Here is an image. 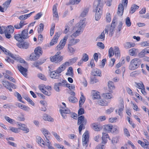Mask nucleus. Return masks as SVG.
I'll list each match as a JSON object with an SVG mask.
<instances>
[{"label":"nucleus","mask_w":149,"mask_h":149,"mask_svg":"<svg viewBox=\"0 0 149 149\" xmlns=\"http://www.w3.org/2000/svg\"><path fill=\"white\" fill-rule=\"evenodd\" d=\"M0 49L2 50L3 52L6 55H8L11 57L12 58L15 60L17 59L18 58L16 55H14L10 52L8 50L5 48L0 45Z\"/></svg>","instance_id":"11"},{"label":"nucleus","mask_w":149,"mask_h":149,"mask_svg":"<svg viewBox=\"0 0 149 149\" xmlns=\"http://www.w3.org/2000/svg\"><path fill=\"white\" fill-rule=\"evenodd\" d=\"M5 118L7 121L11 124H13L15 122L14 120L11 119L8 116H5Z\"/></svg>","instance_id":"58"},{"label":"nucleus","mask_w":149,"mask_h":149,"mask_svg":"<svg viewBox=\"0 0 149 149\" xmlns=\"http://www.w3.org/2000/svg\"><path fill=\"white\" fill-rule=\"evenodd\" d=\"M108 86L109 89V91L111 93L112 91L115 88V86L113 83L111 81H109L108 82Z\"/></svg>","instance_id":"26"},{"label":"nucleus","mask_w":149,"mask_h":149,"mask_svg":"<svg viewBox=\"0 0 149 149\" xmlns=\"http://www.w3.org/2000/svg\"><path fill=\"white\" fill-rule=\"evenodd\" d=\"M62 109L59 110V112L61 113L62 117L65 118H66V116L65 115L66 114H69L70 113V110L68 108L64 109L63 107H62Z\"/></svg>","instance_id":"16"},{"label":"nucleus","mask_w":149,"mask_h":149,"mask_svg":"<svg viewBox=\"0 0 149 149\" xmlns=\"http://www.w3.org/2000/svg\"><path fill=\"white\" fill-rule=\"evenodd\" d=\"M73 74V69L71 67H69L67 70V72L66 73V75L72 76Z\"/></svg>","instance_id":"47"},{"label":"nucleus","mask_w":149,"mask_h":149,"mask_svg":"<svg viewBox=\"0 0 149 149\" xmlns=\"http://www.w3.org/2000/svg\"><path fill=\"white\" fill-rule=\"evenodd\" d=\"M88 10L89 9L88 8L84 9L81 12L80 15V16L82 17H85L87 15Z\"/></svg>","instance_id":"42"},{"label":"nucleus","mask_w":149,"mask_h":149,"mask_svg":"<svg viewBox=\"0 0 149 149\" xmlns=\"http://www.w3.org/2000/svg\"><path fill=\"white\" fill-rule=\"evenodd\" d=\"M2 84L4 86L8 89L10 91H12V90L11 88L10 83L7 81H3Z\"/></svg>","instance_id":"31"},{"label":"nucleus","mask_w":149,"mask_h":149,"mask_svg":"<svg viewBox=\"0 0 149 149\" xmlns=\"http://www.w3.org/2000/svg\"><path fill=\"white\" fill-rule=\"evenodd\" d=\"M103 97L106 99H111L113 98V95L111 93H105L103 94Z\"/></svg>","instance_id":"43"},{"label":"nucleus","mask_w":149,"mask_h":149,"mask_svg":"<svg viewBox=\"0 0 149 149\" xmlns=\"http://www.w3.org/2000/svg\"><path fill=\"white\" fill-rule=\"evenodd\" d=\"M119 127L116 125H113L112 130L111 132L115 134L119 133Z\"/></svg>","instance_id":"32"},{"label":"nucleus","mask_w":149,"mask_h":149,"mask_svg":"<svg viewBox=\"0 0 149 149\" xmlns=\"http://www.w3.org/2000/svg\"><path fill=\"white\" fill-rule=\"evenodd\" d=\"M139 8V6L135 4L132 5L130 10V13L131 14L133 13L137 9Z\"/></svg>","instance_id":"38"},{"label":"nucleus","mask_w":149,"mask_h":149,"mask_svg":"<svg viewBox=\"0 0 149 149\" xmlns=\"http://www.w3.org/2000/svg\"><path fill=\"white\" fill-rule=\"evenodd\" d=\"M141 63V59L139 58H134L130 61L129 66V68L131 70H134L140 66Z\"/></svg>","instance_id":"3"},{"label":"nucleus","mask_w":149,"mask_h":149,"mask_svg":"<svg viewBox=\"0 0 149 149\" xmlns=\"http://www.w3.org/2000/svg\"><path fill=\"white\" fill-rule=\"evenodd\" d=\"M35 11L30 13L22 15L20 16L19 17V19L21 20L19 24H17L14 25V27L16 29H19L22 28L23 27L26 25L27 23L25 22L24 20L26 19L27 18L29 17L33 13H34Z\"/></svg>","instance_id":"2"},{"label":"nucleus","mask_w":149,"mask_h":149,"mask_svg":"<svg viewBox=\"0 0 149 149\" xmlns=\"http://www.w3.org/2000/svg\"><path fill=\"white\" fill-rule=\"evenodd\" d=\"M71 45H68V52L71 54V55L74 54L75 51V49L71 46Z\"/></svg>","instance_id":"49"},{"label":"nucleus","mask_w":149,"mask_h":149,"mask_svg":"<svg viewBox=\"0 0 149 149\" xmlns=\"http://www.w3.org/2000/svg\"><path fill=\"white\" fill-rule=\"evenodd\" d=\"M81 97L79 101V106L80 107H81L82 105L84 104L85 100V98L83 95V93H81Z\"/></svg>","instance_id":"46"},{"label":"nucleus","mask_w":149,"mask_h":149,"mask_svg":"<svg viewBox=\"0 0 149 149\" xmlns=\"http://www.w3.org/2000/svg\"><path fill=\"white\" fill-rule=\"evenodd\" d=\"M68 63L67 62H65L64 63L62 64L56 70L57 73L58 74H59L64 71L67 67L68 66Z\"/></svg>","instance_id":"14"},{"label":"nucleus","mask_w":149,"mask_h":149,"mask_svg":"<svg viewBox=\"0 0 149 149\" xmlns=\"http://www.w3.org/2000/svg\"><path fill=\"white\" fill-rule=\"evenodd\" d=\"M65 83L66 81L63 80L60 82L55 83L54 85V89L56 92H60L61 91V87L65 86Z\"/></svg>","instance_id":"7"},{"label":"nucleus","mask_w":149,"mask_h":149,"mask_svg":"<svg viewBox=\"0 0 149 149\" xmlns=\"http://www.w3.org/2000/svg\"><path fill=\"white\" fill-rule=\"evenodd\" d=\"M14 30V29L13 26H12L10 25L8 26V28L6 31L12 33H13Z\"/></svg>","instance_id":"51"},{"label":"nucleus","mask_w":149,"mask_h":149,"mask_svg":"<svg viewBox=\"0 0 149 149\" xmlns=\"http://www.w3.org/2000/svg\"><path fill=\"white\" fill-rule=\"evenodd\" d=\"M41 131L42 132L46 138L50 137V134L46 129L42 128L41 129Z\"/></svg>","instance_id":"33"},{"label":"nucleus","mask_w":149,"mask_h":149,"mask_svg":"<svg viewBox=\"0 0 149 149\" xmlns=\"http://www.w3.org/2000/svg\"><path fill=\"white\" fill-rule=\"evenodd\" d=\"M109 27L106 26L104 30L101 33V35H100L98 37V38L101 41H103L104 40L105 34L107 33L108 34V33Z\"/></svg>","instance_id":"15"},{"label":"nucleus","mask_w":149,"mask_h":149,"mask_svg":"<svg viewBox=\"0 0 149 149\" xmlns=\"http://www.w3.org/2000/svg\"><path fill=\"white\" fill-rule=\"evenodd\" d=\"M11 1V0H8L3 3V6L4 8H5V9H6L8 7Z\"/></svg>","instance_id":"55"},{"label":"nucleus","mask_w":149,"mask_h":149,"mask_svg":"<svg viewBox=\"0 0 149 149\" xmlns=\"http://www.w3.org/2000/svg\"><path fill=\"white\" fill-rule=\"evenodd\" d=\"M94 11L95 12V19L98 21L101 18L102 14V8L103 6V0H97L95 2Z\"/></svg>","instance_id":"1"},{"label":"nucleus","mask_w":149,"mask_h":149,"mask_svg":"<svg viewBox=\"0 0 149 149\" xmlns=\"http://www.w3.org/2000/svg\"><path fill=\"white\" fill-rule=\"evenodd\" d=\"M117 20L116 19H113L112 23L111 24V26H107L109 27V35L111 36H113L114 32V29L115 26V23L116 22Z\"/></svg>","instance_id":"9"},{"label":"nucleus","mask_w":149,"mask_h":149,"mask_svg":"<svg viewBox=\"0 0 149 149\" xmlns=\"http://www.w3.org/2000/svg\"><path fill=\"white\" fill-rule=\"evenodd\" d=\"M81 0H70L69 4L72 5L77 4L81 1Z\"/></svg>","instance_id":"54"},{"label":"nucleus","mask_w":149,"mask_h":149,"mask_svg":"<svg viewBox=\"0 0 149 149\" xmlns=\"http://www.w3.org/2000/svg\"><path fill=\"white\" fill-rule=\"evenodd\" d=\"M9 130L15 133H18L19 131V128L13 127H9Z\"/></svg>","instance_id":"60"},{"label":"nucleus","mask_w":149,"mask_h":149,"mask_svg":"<svg viewBox=\"0 0 149 149\" xmlns=\"http://www.w3.org/2000/svg\"><path fill=\"white\" fill-rule=\"evenodd\" d=\"M46 140L45 141L46 142L45 145H46L48 148V149H55V148L52 146V144L50 141L49 138H46Z\"/></svg>","instance_id":"39"},{"label":"nucleus","mask_w":149,"mask_h":149,"mask_svg":"<svg viewBox=\"0 0 149 149\" xmlns=\"http://www.w3.org/2000/svg\"><path fill=\"white\" fill-rule=\"evenodd\" d=\"M138 52V49L133 48L129 50V54L130 55L133 56L136 54Z\"/></svg>","instance_id":"41"},{"label":"nucleus","mask_w":149,"mask_h":149,"mask_svg":"<svg viewBox=\"0 0 149 149\" xmlns=\"http://www.w3.org/2000/svg\"><path fill=\"white\" fill-rule=\"evenodd\" d=\"M107 139L111 140L109 134L106 133H102V143H106L108 141Z\"/></svg>","instance_id":"20"},{"label":"nucleus","mask_w":149,"mask_h":149,"mask_svg":"<svg viewBox=\"0 0 149 149\" xmlns=\"http://www.w3.org/2000/svg\"><path fill=\"white\" fill-rule=\"evenodd\" d=\"M56 70L52 72L50 74L51 77L52 78H55L57 76V74H58Z\"/></svg>","instance_id":"62"},{"label":"nucleus","mask_w":149,"mask_h":149,"mask_svg":"<svg viewBox=\"0 0 149 149\" xmlns=\"http://www.w3.org/2000/svg\"><path fill=\"white\" fill-rule=\"evenodd\" d=\"M135 44L133 42H127L124 44V47L126 49H128L135 46Z\"/></svg>","instance_id":"36"},{"label":"nucleus","mask_w":149,"mask_h":149,"mask_svg":"<svg viewBox=\"0 0 149 149\" xmlns=\"http://www.w3.org/2000/svg\"><path fill=\"white\" fill-rule=\"evenodd\" d=\"M98 103L100 105L103 106H105L108 105V103L106 101L102 100H99Z\"/></svg>","instance_id":"52"},{"label":"nucleus","mask_w":149,"mask_h":149,"mask_svg":"<svg viewBox=\"0 0 149 149\" xmlns=\"http://www.w3.org/2000/svg\"><path fill=\"white\" fill-rule=\"evenodd\" d=\"M19 130L20 129L25 132V133H28L29 132V129L27 127V126L24 124L20 123L18 125Z\"/></svg>","instance_id":"21"},{"label":"nucleus","mask_w":149,"mask_h":149,"mask_svg":"<svg viewBox=\"0 0 149 149\" xmlns=\"http://www.w3.org/2000/svg\"><path fill=\"white\" fill-rule=\"evenodd\" d=\"M77 57H74L69 59L68 61L65 62H67L69 64L68 65V66H69L75 62L77 60Z\"/></svg>","instance_id":"45"},{"label":"nucleus","mask_w":149,"mask_h":149,"mask_svg":"<svg viewBox=\"0 0 149 149\" xmlns=\"http://www.w3.org/2000/svg\"><path fill=\"white\" fill-rule=\"evenodd\" d=\"M18 69L19 72L24 76L26 77L27 76V69L26 68H24L21 65H18Z\"/></svg>","instance_id":"17"},{"label":"nucleus","mask_w":149,"mask_h":149,"mask_svg":"<svg viewBox=\"0 0 149 149\" xmlns=\"http://www.w3.org/2000/svg\"><path fill=\"white\" fill-rule=\"evenodd\" d=\"M60 36V34L59 33H56L55 35L50 43V44L51 46H53L57 43L58 38Z\"/></svg>","instance_id":"18"},{"label":"nucleus","mask_w":149,"mask_h":149,"mask_svg":"<svg viewBox=\"0 0 149 149\" xmlns=\"http://www.w3.org/2000/svg\"><path fill=\"white\" fill-rule=\"evenodd\" d=\"M124 109V106L123 104H122L119 107L118 109H116V112L118 113L119 115L120 116H122L123 111Z\"/></svg>","instance_id":"35"},{"label":"nucleus","mask_w":149,"mask_h":149,"mask_svg":"<svg viewBox=\"0 0 149 149\" xmlns=\"http://www.w3.org/2000/svg\"><path fill=\"white\" fill-rule=\"evenodd\" d=\"M135 84L136 85V87L140 89L145 87L142 81H140L139 83L136 82Z\"/></svg>","instance_id":"48"},{"label":"nucleus","mask_w":149,"mask_h":149,"mask_svg":"<svg viewBox=\"0 0 149 149\" xmlns=\"http://www.w3.org/2000/svg\"><path fill=\"white\" fill-rule=\"evenodd\" d=\"M43 119L45 120L52 122L54 121V119L50 116L45 114L43 116Z\"/></svg>","instance_id":"29"},{"label":"nucleus","mask_w":149,"mask_h":149,"mask_svg":"<svg viewBox=\"0 0 149 149\" xmlns=\"http://www.w3.org/2000/svg\"><path fill=\"white\" fill-rule=\"evenodd\" d=\"M93 99H98L100 98L99 93L96 91L93 90L91 93Z\"/></svg>","instance_id":"27"},{"label":"nucleus","mask_w":149,"mask_h":149,"mask_svg":"<svg viewBox=\"0 0 149 149\" xmlns=\"http://www.w3.org/2000/svg\"><path fill=\"white\" fill-rule=\"evenodd\" d=\"M54 146L58 149H66L63 145L58 143H55Z\"/></svg>","instance_id":"61"},{"label":"nucleus","mask_w":149,"mask_h":149,"mask_svg":"<svg viewBox=\"0 0 149 149\" xmlns=\"http://www.w3.org/2000/svg\"><path fill=\"white\" fill-rule=\"evenodd\" d=\"M36 141L40 146L42 148H45V142L39 136H37Z\"/></svg>","instance_id":"19"},{"label":"nucleus","mask_w":149,"mask_h":149,"mask_svg":"<svg viewBox=\"0 0 149 149\" xmlns=\"http://www.w3.org/2000/svg\"><path fill=\"white\" fill-rule=\"evenodd\" d=\"M73 28L71 26H65V29L63 31L64 33L66 34L67 33H72V30Z\"/></svg>","instance_id":"37"},{"label":"nucleus","mask_w":149,"mask_h":149,"mask_svg":"<svg viewBox=\"0 0 149 149\" xmlns=\"http://www.w3.org/2000/svg\"><path fill=\"white\" fill-rule=\"evenodd\" d=\"M39 56H37L35 53H33L31 54L30 56L29 59L31 61H35L38 59Z\"/></svg>","instance_id":"40"},{"label":"nucleus","mask_w":149,"mask_h":149,"mask_svg":"<svg viewBox=\"0 0 149 149\" xmlns=\"http://www.w3.org/2000/svg\"><path fill=\"white\" fill-rule=\"evenodd\" d=\"M111 141L112 144L115 145L119 142V138L117 136L113 137L112 138Z\"/></svg>","instance_id":"50"},{"label":"nucleus","mask_w":149,"mask_h":149,"mask_svg":"<svg viewBox=\"0 0 149 149\" xmlns=\"http://www.w3.org/2000/svg\"><path fill=\"white\" fill-rule=\"evenodd\" d=\"M17 45L20 48L26 49L29 47V44L26 42H21L17 43Z\"/></svg>","instance_id":"13"},{"label":"nucleus","mask_w":149,"mask_h":149,"mask_svg":"<svg viewBox=\"0 0 149 149\" xmlns=\"http://www.w3.org/2000/svg\"><path fill=\"white\" fill-rule=\"evenodd\" d=\"M14 95L15 96H16L18 100L20 102L23 103V102L22 101V97L20 94L19 93L17 92H15L14 93Z\"/></svg>","instance_id":"57"},{"label":"nucleus","mask_w":149,"mask_h":149,"mask_svg":"<svg viewBox=\"0 0 149 149\" xmlns=\"http://www.w3.org/2000/svg\"><path fill=\"white\" fill-rule=\"evenodd\" d=\"M88 56L86 53H84L83 54V56L81 59L84 62H86L88 60Z\"/></svg>","instance_id":"59"},{"label":"nucleus","mask_w":149,"mask_h":149,"mask_svg":"<svg viewBox=\"0 0 149 149\" xmlns=\"http://www.w3.org/2000/svg\"><path fill=\"white\" fill-rule=\"evenodd\" d=\"M87 122V120L84 117V116H81L79 117L78 118V123L77 124L78 125H79L81 124H86Z\"/></svg>","instance_id":"24"},{"label":"nucleus","mask_w":149,"mask_h":149,"mask_svg":"<svg viewBox=\"0 0 149 149\" xmlns=\"http://www.w3.org/2000/svg\"><path fill=\"white\" fill-rule=\"evenodd\" d=\"M114 50L115 56L117 58H119L120 56V51L118 47L115 46L114 47Z\"/></svg>","instance_id":"28"},{"label":"nucleus","mask_w":149,"mask_h":149,"mask_svg":"<svg viewBox=\"0 0 149 149\" xmlns=\"http://www.w3.org/2000/svg\"><path fill=\"white\" fill-rule=\"evenodd\" d=\"M68 38V36L66 35L64 36L63 39L61 40L58 45L56 47V50L59 51L63 48L65 45Z\"/></svg>","instance_id":"8"},{"label":"nucleus","mask_w":149,"mask_h":149,"mask_svg":"<svg viewBox=\"0 0 149 149\" xmlns=\"http://www.w3.org/2000/svg\"><path fill=\"white\" fill-rule=\"evenodd\" d=\"M89 135L87 131L85 132L83 134L82 138V143L83 146L87 147L89 141Z\"/></svg>","instance_id":"6"},{"label":"nucleus","mask_w":149,"mask_h":149,"mask_svg":"<svg viewBox=\"0 0 149 149\" xmlns=\"http://www.w3.org/2000/svg\"><path fill=\"white\" fill-rule=\"evenodd\" d=\"M53 17L55 18L56 20H58V15L56 6V5H54L53 8Z\"/></svg>","instance_id":"25"},{"label":"nucleus","mask_w":149,"mask_h":149,"mask_svg":"<svg viewBox=\"0 0 149 149\" xmlns=\"http://www.w3.org/2000/svg\"><path fill=\"white\" fill-rule=\"evenodd\" d=\"M14 37L15 39L18 41H20L22 40V38L21 37V35L20 34H17L15 35Z\"/></svg>","instance_id":"56"},{"label":"nucleus","mask_w":149,"mask_h":149,"mask_svg":"<svg viewBox=\"0 0 149 149\" xmlns=\"http://www.w3.org/2000/svg\"><path fill=\"white\" fill-rule=\"evenodd\" d=\"M21 37L22 39H27L29 37L28 33V29H26L23 30L21 33Z\"/></svg>","instance_id":"23"},{"label":"nucleus","mask_w":149,"mask_h":149,"mask_svg":"<svg viewBox=\"0 0 149 149\" xmlns=\"http://www.w3.org/2000/svg\"><path fill=\"white\" fill-rule=\"evenodd\" d=\"M34 52L37 56L39 57L42 53V48L40 47H37L35 49Z\"/></svg>","instance_id":"30"},{"label":"nucleus","mask_w":149,"mask_h":149,"mask_svg":"<svg viewBox=\"0 0 149 149\" xmlns=\"http://www.w3.org/2000/svg\"><path fill=\"white\" fill-rule=\"evenodd\" d=\"M92 127L93 129L96 131H100V128L98 125V124L93 123L91 124Z\"/></svg>","instance_id":"44"},{"label":"nucleus","mask_w":149,"mask_h":149,"mask_svg":"<svg viewBox=\"0 0 149 149\" xmlns=\"http://www.w3.org/2000/svg\"><path fill=\"white\" fill-rule=\"evenodd\" d=\"M83 31L77 28H76L75 27L72 28V33H73L71 35V37H76L81 33Z\"/></svg>","instance_id":"12"},{"label":"nucleus","mask_w":149,"mask_h":149,"mask_svg":"<svg viewBox=\"0 0 149 149\" xmlns=\"http://www.w3.org/2000/svg\"><path fill=\"white\" fill-rule=\"evenodd\" d=\"M112 127V125H106L105 128L107 131L111 132Z\"/></svg>","instance_id":"64"},{"label":"nucleus","mask_w":149,"mask_h":149,"mask_svg":"<svg viewBox=\"0 0 149 149\" xmlns=\"http://www.w3.org/2000/svg\"><path fill=\"white\" fill-rule=\"evenodd\" d=\"M80 41L79 39H74L72 38L70 40V41L68 44L69 45H75L77 43L79 42Z\"/></svg>","instance_id":"34"},{"label":"nucleus","mask_w":149,"mask_h":149,"mask_svg":"<svg viewBox=\"0 0 149 149\" xmlns=\"http://www.w3.org/2000/svg\"><path fill=\"white\" fill-rule=\"evenodd\" d=\"M128 3V0H123L122 3L119 4L117 12L118 15L121 16L123 13L124 7H126Z\"/></svg>","instance_id":"5"},{"label":"nucleus","mask_w":149,"mask_h":149,"mask_svg":"<svg viewBox=\"0 0 149 149\" xmlns=\"http://www.w3.org/2000/svg\"><path fill=\"white\" fill-rule=\"evenodd\" d=\"M61 54L60 52H57L54 55L50 57V61L56 63H60L63 60L64 58V56L61 55Z\"/></svg>","instance_id":"4"},{"label":"nucleus","mask_w":149,"mask_h":149,"mask_svg":"<svg viewBox=\"0 0 149 149\" xmlns=\"http://www.w3.org/2000/svg\"><path fill=\"white\" fill-rule=\"evenodd\" d=\"M106 21L108 22H110L111 20V16L109 13H107L106 15Z\"/></svg>","instance_id":"63"},{"label":"nucleus","mask_w":149,"mask_h":149,"mask_svg":"<svg viewBox=\"0 0 149 149\" xmlns=\"http://www.w3.org/2000/svg\"><path fill=\"white\" fill-rule=\"evenodd\" d=\"M114 49L112 47H111L109 50V56L110 58L114 54Z\"/></svg>","instance_id":"53"},{"label":"nucleus","mask_w":149,"mask_h":149,"mask_svg":"<svg viewBox=\"0 0 149 149\" xmlns=\"http://www.w3.org/2000/svg\"><path fill=\"white\" fill-rule=\"evenodd\" d=\"M92 74L94 76L101 77V71L100 70L95 68L92 70Z\"/></svg>","instance_id":"22"},{"label":"nucleus","mask_w":149,"mask_h":149,"mask_svg":"<svg viewBox=\"0 0 149 149\" xmlns=\"http://www.w3.org/2000/svg\"><path fill=\"white\" fill-rule=\"evenodd\" d=\"M85 19H83L81 20L77 23L74 26L76 28L78 29L83 31L84 28L85 26Z\"/></svg>","instance_id":"10"}]
</instances>
